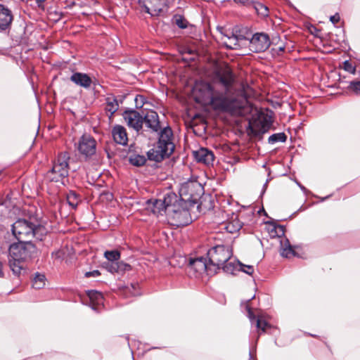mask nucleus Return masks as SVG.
I'll return each instance as SVG.
<instances>
[{
  "instance_id": "obj_1",
  "label": "nucleus",
  "mask_w": 360,
  "mask_h": 360,
  "mask_svg": "<svg viewBox=\"0 0 360 360\" xmlns=\"http://www.w3.org/2000/svg\"><path fill=\"white\" fill-rule=\"evenodd\" d=\"M235 77L231 68H218L210 82L198 81L193 86L192 94L196 103L214 111L246 116L252 113L253 105L248 97L253 94L248 84H242L243 95L239 96L233 88Z\"/></svg>"
},
{
  "instance_id": "obj_2",
  "label": "nucleus",
  "mask_w": 360,
  "mask_h": 360,
  "mask_svg": "<svg viewBox=\"0 0 360 360\" xmlns=\"http://www.w3.org/2000/svg\"><path fill=\"white\" fill-rule=\"evenodd\" d=\"M174 148L172 131L169 127H165L160 133L157 145L148 152V159L158 162H161L169 158Z\"/></svg>"
},
{
  "instance_id": "obj_3",
  "label": "nucleus",
  "mask_w": 360,
  "mask_h": 360,
  "mask_svg": "<svg viewBox=\"0 0 360 360\" xmlns=\"http://www.w3.org/2000/svg\"><path fill=\"white\" fill-rule=\"evenodd\" d=\"M232 252L229 247L225 245H217L209 250L207 256L209 262L216 271L221 267L224 271L232 274L234 270V265L227 262L231 257Z\"/></svg>"
},
{
  "instance_id": "obj_4",
  "label": "nucleus",
  "mask_w": 360,
  "mask_h": 360,
  "mask_svg": "<svg viewBox=\"0 0 360 360\" xmlns=\"http://www.w3.org/2000/svg\"><path fill=\"white\" fill-rule=\"evenodd\" d=\"M75 148L80 160L89 161L96 154L97 142L90 134H84L75 143Z\"/></svg>"
},
{
  "instance_id": "obj_5",
  "label": "nucleus",
  "mask_w": 360,
  "mask_h": 360,
  "mask_svg": "<svg viewBox=\"0 0 360 360\" xmlns=\"http://www.w3.org/2000/svg\"><path fill=\"white\" fill-rule=\"evenodd\" d=\"M69 159L70 155L68 152L60 153L54 162L51 169L48 172L47 178L51 181L58 182L68 176Z\"/></svg>"
},
{
  "instance_id": "obj_6",
  "label": "nucleus",
  "mask_w": 360,
  "mask_h": 360,
  "mask_svg": "<svg viewBox=\"0 0 360 360\" xmlns=\"http://www.w3.org/2000/svg\"><path fill=\"white\" fill-rule=\"evenodd\" d=\"M9 259L15 261H25L36 252V247L30 241L13 243L9 247Z\"/></svg>"
},
{
  "instance_id": "obj_7",
  "label": "nucleus",
  "mask_w": 360,
  "mask_h": 360,
  "mask_svg": "<svg viewBox=\"0 0 360 360\" xmlns=\"http://www.w3.org/2000/svg\"><path fill=\"white\" fill-rule=\"evenodd\" d=\"M36 230L37 226L26 219H20L12 225L13 234L20 242L30 241Z\"/></svg>"
},
{
  "instance_id": "obj_8",
  "label": "nucleus",
  "mask_w": 360,
  "mask_h": 360,
  "mask_svg": "<svg viewBox=\"0 0 360 360\" xmlns=\"http://www.w3.org/2000/svg\"><path fill=\"white\" fill-rule=\"evenodd\" d=\"M270 44V39L267 34L257 32L250 39L249 48L253 52L259 53L266 51Z\"/></svg>"
},
{
  "instance_id": "obj_9",
  "label": "nucleus",
  "mask_w": 360,
  "mask_h": 360,
  "mask_svg": "<svg viewBox=\"0 0 360 360\" xmlns=\"http://www.w3.org/2000/svg\"><path fill=\"white\" fill-rule=\"evenodd\" d=\"M139 3L144 7L146 13L157 16L167 8L168 0H139Z\"/></svg>"
},
{
  "instance_id": "obj_10",
  "label": "nucleus",
  "mask_w": 360,
  "mask_h": 360,
  "mask_svg": "<svg viewBox=\"0 0 360 360\" xmlns=\"http://www.w3.org/2000/svg\"><path fill=\"white\" fill-rule=\"evenodd\" d=\"M233 1L239 6L254 11L258 15L262 18L269 15V8L261 0H233Z\"/></svg>"
},
{
  "instance_id": "obj_11",
  "label": "nucleus",
  "mask_w": 360,
  "mask_h": 360,
  "mask_svg": "<svg viewBox=\"0 0 360 360\" xmlns=\"http://www.w3.org/2000/svg\"><path fill=\"white\" fill-rule=\"evenodd\" d=\"M221 37L220 41L221 44L229 49H238L240 44V40L243 39L241 35L238 36L234 34L233 30L220 29Z\"/></svg>"
},
{
  "instance_id": "obj_12",
  "label": "nucleus",
  "mask_w": 360,
  "mask_h": 360,
  "mask_svg": "<svg viewBox=\"0 0 360 360\" xmlns=\"http://www.w3.org/2000/svg\"><path fill=\"white\" fill-rule=\"evenodd\" d=\"M189 266L191 269L198 274L206 272L207 275H212L216 273V268H213L211 263H207L206 259L203 257L191 259Z\"/></svg>"
},
{
  "instance_id": "obj_13",
  "label": "nucleus",
  "mask_w": 360,
  "mask_h": 360,
  "mask_svg": "<svg viewBox=\"0 0 360 360\" xmlns=\"http://www.w3.org/2000/svg\"><path fill=\"white\" fill-rule=\"evenodd\" d=\"M123 117L129 127L139 131L143 127V119L140 113L134 110H126Z\"/></svg>"
},
{
  "instance_id": "obj_14",
  "label": "nucleus",
  "mask_w": 360,
  "mask_h": 360,
  "mask_svg": "<svg viewBox=\"0 0 360 360\" xmlns=\"http://www.w3.org/2000/svg\"><path fill=\"white\" fill-rule=\"evenodd\" d=\"M193 156L198 162L202 163L207 166L212 165L214 160L213 153L205 148H201L194 151Z\"/></svg>"
},
{
  "instance_id": "obj_15",
  "label": "nucleus",
  "mask_w": 360,
  "mask_h": 360,
  "mask_svg": "<svg viewBox=\"0 0 360 360\" xmlns=\"http://www.w3.org/2000/svg\"><path fill=\"white\" fill-rule=\"evenodd\" d=\"M143 122L152 131L157 132L160 129L159 116L154 110L147 112L143 117Z\"/></svg>"
},
{
  "instance_id": "obj_16",
  "label": "nucleus",
  "mask_w": 360,
  "mask_h": 360,
  "mask_svg": "<svg viewBox=\"0 0 360 360\" xmlns=\"http://www.w3.org/2000/svg\"><path fill=\"white\" fill-rule=\"evenodd\" d=\"M113 140L118 144L126 146L128 142V136L126 129L122 125H115L112 129Z\"/></svg>"
},
{
  "instance_id": "obj_17",
  "label": "nucleus",
  "mask_w": 360,
  "mask_h": 360,
  "mask_svg": "<svg viewBox=\"0 0 360 360\" xmlns=\"http://www.w3.org/2000/svg\"><path fill=\"white\" fill-rule=\"evenodd\" d=\"M13 20L12 11L0 4V29L6 30L11 24Z\"/></svg>"
},
{
  "instance_id": "obj_18",
  "label": "nucleus",
  "mask_w": 360,
  "mask_h": 360,
  "mask_svg": "<svg viewBox=\"0 0 360 360\" xmlns=\"http://www.w3.org/2000/svg\"><path fill=\"white\" fill-rule=\"evenodd\" d=\"M70 80L76 85L84 89H89L92 84L91 78L87 74L82 72H74L70 77Z\"/></svg>"
},
{
  "instance_id": "obj_19",
  "label": "nucleus",
  "mask_w": 360,
  "mask_h": 360,
  "mask_svg": "<svg viewBox=\"0 0 360 360\" xmlns=\"http://www.w3.org/2000/svg\"><path fill=\"white\" fill-rule=\"evenodd\" d=\"M281 255L285 258H291L295 256V252L287 238L281 240Z\"/></svg>"
},
{
  "instance_id": "obj_20",
  "label": "nucleus",
  "mask_w": 360,
  "mask_h": 360,
  "mask_svg": "<svg viewBox=\"0 0 360 360\" xmlns=\"http://www.w3.org/2000/svg\"><path fill=\"white\" fill-rule=\"evenodd\" d=\"M119 108V103L114 96H108L105 98V110L110 113L111 117Z\"/></svg>"
},
{
  "instance_id": "obj_21",
  "label": "nucleus",
  "mask_w": 360,
  "mask_h": 360,
  "mask_svg": "<svg viewBox=\"0 0 360 360\" xmlns=\"http://www.w3.org/2000/svg\"><path fill=\"white\" fill-rule=\"evenodd\" d=\"M241 227L242 224L237 218L224 224V229L231 233L238 231Z\"/></svg>"
},
{
  "instance_id": "obj_22",
  "label": "nucleus",
  "mask_w": 360,
  "mask_h": 360,
  "mask_svg": "<svg viewBox=\"0 0 360 360\" xmlns=\"http://www.w3.org/2000/svg\"><path fill=\"white\" fill-rule=\"evenodd\" d=\"M259 121L261 124V129L264 131L268 129L273 122L271 115H269L268 113H260L259 115Z\"/></svg>"
},
{
  "instance_id": "obj_23",
  "label": "nucleus",
  "mask_w": 360,
  "mask_h": 360,
  "mask_svg": "<svg viewBox=\"0 0 360 360\" xmlns=\"http://www.w3.org/2000/svg\"><path fill=\"white\" fill-rule=\"evenodd\" d=\"M24 261H15V259H8L9 266L14 274L20 276L24 269Z\"/></svg>"
},
{
  "instance_id": "obj_24",
  "label": "nucleus",
  "mask_w": 360,
  "mask_h": 360,
  "mask_svg": "<svg viewBox=\"0 0 360 360\" xmlns=\"http://www.w3.org/2000/svg\"><path fill=\"white\" fill-rule=\"evenodd\" d=\"M66 198L68 203L73 208H76L79 203L81 202L79 195L73 191H70L67 193Z\"/></svg>"
},
{
  "instance_id": "obj_25",
  "label": "nucleus",
  "mask_w": 360,
  "mask_h": 360,
  "mask_svg": "<svg viewBox=\"0 0 360 360\" xmlns=\"http://www.w3.org/2000/svg\"><path fill=\"white\" fill-rule=\"evenodd\" d=\"M163 204H165L166 208L174 205L177 201V196L174 193L169 192L164 195Z\"/></svg>"
},
{
  "instance_id": "obj_26",
  "label": "nucleus",
  "mask_w": 360,
  "mask_h": 360,
  "mask_svg": "<svg viewBox=\"0 0 360 360\" xmlns=\"http://www.w3.org/2000/svg\"><path fill=\"white\" fill-rule=\"evenodd\" d=\"M269 232L271 237H281L285 233V229L281 225H271L269 229Z\"/></svg>"
},
{
  "instance_id": "obj_27",
  "label": "nucleus",
  "mask_w": 360,
  "mask_h": 360,
  "mask_svg": "<svg viewBox=\"0 0 360 360\" xmlns=\"http://www.w3.org/2000/svg\"><path fill=\"white\" fill-rule=\"evenodd\" d=\"M45 276L37 274L32 281V286L35 289H41L45 285Z\"/></svg>"
},
{
  "instance_id": "obj_28",
  "label": "nucleus",
  "mask_w": 360,
  "mask_h": 360,
  "mask_svg": "<svg viewBox=\"0 0 360 360\" xmlns=\"http://www.w3.org/2000/svg\"><path fill=\"white\" fill-rule=\"evenodd\" d=\"M166 210H167V208H166L165 204H163V201L162 199L155 200L153 202L152 211L154 214H161V212L162 211H165Z\"/></svg>"
},
{
  "instance_id": "obj_29",
  "label": "nucleus",
  "mask_w": 360,
  "mask_h": 360,
  "mask_svg": "<svg viewBox=\"0 0 360 360\" xmlns=\"http://www.w3.org/2000/svg\"><path fill=\"white\" fill-rule=\"evenodd\" d=\"M129 162L134 166H142L145 164L146 159L143 155H132L129 157Z\"/></svg>"
},
{
  "instance_id": "obj_30",
  "label": "nucleus",
  "mask_w": 360,
  "mask_h": 360,
  "mask_svg": "<svg viewBox=\"0 0 360 360\" xmlns=\"http://www.w3.org/2000/svg\"><path fill=\"white\" fill-rule=\"evenodd\" d=\"M286 135L284 133H277L271 135L268 141L269 143L274 144L277 142H285L286 141Z\"/></svg>"
},
{
  "instance_id": "obj_31",
  "label": "nucleus",
  "mask_w": 360,
  "mask_h": 360,
  "mask_svg": "<svg viewBox=\"0 0 360 360\" xmlns=\"http://www.w3.org/2000/svg\"><path fill=\"white\" fill-rule=\"evenodd\" d=\"M104 257L110 262L117 261L120 258V252L118 250H107L104 252Z\"/></svg>"
},
{
  "instance_id": "obj_32",
  "label": "nucleus",
  "mask_w": 360,
  "mask_h": 360,
  "mask_svg": "<svg viewBox=\"0 0 360 360\" xmlns=\"http://www.w3.org/2000/svg\"><path fill=\"white\" fill-rule=\"evenodd\" d=\"M257 328L258 330H261L262 333L266 331V330L270 328V325L262 318L257 319Z\"/></svg>"
},
{
  "instance_id": "obj_33",
  "label": "nucleus",
  "mask_w": 360,
  "mask_h": 360,
  "mask_svg": "<svg viewBox=\"0 0 360 360\" xmlns=\"http://www.w3.org/2000/svg\"><path fill=\"white\" fill-rule=\"evenodd\" d=\"M88 296L91 300L96 301L98 304L101 302L103 300L102 294L97 291H89Z\"/></svg>"
},
{
  "instance_id": "obj_34",
  "label": "nucleus",
  "mask_w": 360,
  "mask_h": 360,
  "mask_svg": "<svg viewBox=\"0 0 360 360\" xmlns=\"http://www.w3.org/2000/svg\"><path fill=\"white\" fill-rule=\"evenodd\" d=\"M349 88L356 94H360V80L351 82L349 83Z\"/></svg>"
},
{
  "instance_id": "obj_35",
  "label": "nucleus",
  "mask_w": 360,
  "mask_h": 360,
  "mask_svg": "<svg viewBox=\"0 0 360 360\" xmlns=\"http://www.w3.org/2000/svg\"><path fill=\"white\" fill-rule=\"evenodd\" d=\"M343 68L348 72L354 74L356 72V68L349 60H346L343 63Z\"/></svg>"
},
{
  "instance_id": "obj_36",
  "label": "nucleus",
  "mask_w": 360,
  "mask_h": 360,
  "mask_svg": "<svg viewBox=\"0 0 360 360\" xmlns=\"http://www.w3.org/2000/svg\"><path fill=\"white\" fill-rule=\"evenodd\" d=\"M240 270L248 275H252L254 272V267L250 265L242 264L240 266Z\"/></svg>"
},
{
  "instance_id": "obj_37",
  "label": "nucleus",
  "mask_w": 360,
  "mask_h": 360,
  "mask_svg": "<svg viewBox=\"0 0 360 360\" xmlns=\"http://www.w3.org/2000/svg\"><path fill=\"white\" fill-rule=\"evenodd\" d=\"M176 24L180 28H186L187 27V22L185 19L179 18L176 20Z\"/></svg>"
},
{
  "instance_id": "obj_38",
  "label": "nucleus",
  "mask_w": 360,
  "mask_h": 360,
  "mask_svg": "<svg viewBox=\"0 0 360 360\" xmlns=\"http://www.w3.org/2000/svg\"><path fill=\"white\" fill-rule=\"evenodd\" d=\"M85 277L89 278V277H98L101 275V273L98 270H94L91 271H87L85 273Z\"/></svg>"
},
{
  "instance_id": "obj_39",
  "label": "nucleus",
  "mask_w": 360,
  "mask_h": 360,
  "mask_svg": "<svg viewBox=\"0 0 360 360\" xmlns=\"http://www.w3.org/2000/svg\"><path fill=\"white\" fill-rule=\"evenodd\" d=\"M330 21L334 24L339 22L340 18L338 13H335L330 18Z\"/></svg>"
},
{
  "instance_id": "obj_40",
  "label": "nucleus",
  "mask_w": 360,
  "mask_h": 360,
  "mask_svg": "<svg viewBox=\"0 0 360 360\" xmlns=\"http://www.w3.org/2000/svg\"><path fill=\"white\" fill-rule=\"evenodd\" d=\"M4 276V272H3V264L2 263L0 262V277H3Z\"/></svg>"
},
{
  "instance_id": "obj_41",
  "label": "nucleus",
  "mask_w": 360,
  "mask_h": 360,
  "mask_svg": "<svg viewBox=\"0 0 360 360\" xmlns=\"http://www.w3.org/2000/svg\"><path fill=\"white\" fill-rule=\"evenodd\" d=\"M120 265L124 266V270L130 267V266L129 264H124L122 262L119 264L118 267H120Z\"/></svg>"
},
{
  "instance_id": "obj_42",
  "label": "nucleus",
  "mask_w": 360,
  "mask_h": 360,
  "mask_svg": "<svg viewBox=\"0 0 360 360\" xmlns=\"http://www.w3.org/2000/svg\"><path fill=\"white\" fill-rule=\"evenodd\" d=\"M45 1V0H37V2L38 4V6L41 7L42 6V4Z\"/></svg>"
},
{
  "instance_id": "obj_43",
  "label": "nucleus",
  "mask_w": 360,
  "mask_h": 360,
  "mask_svg": "<svg viewBox=\"0 0 360 360\" xmlns=\"http://www.w3.org/2000/svg\"><path fill=\"white\" fill-rule=\"evenodd\" d=\"M284 49H285L284 46H279L278 47V51H281V52L284 51Z\"/></svg>"
},
{
  "instance_id": "obj_44",
  "label": "nucleus",
  "mask_w": 360,
  "mask_h": 360,
  "mask_svg": "<svg viewBox=\"0 0 360 360\" xmlns=\"http://www.w3.org/2000/svg\"><path fill=\"white\" fill-rule=\"evenodd\" d=\"M140 98L141 101L143 100V97L142 96H138L136 98V101L137 102L138 99Z\"/></svg>"
},
{
  "instance_id": "obj_45",
  "label": "nucleus",
  "mask_w": 360,
  "mask_h": 360,
  "mask_svg": "<svg viewBox=\"0 0 360 360\" xmlns=\"http://www.w3.org/2000/svg\"><path fill=\"white\" fill-rule=\"evenodd\" d=\"M248 313H249L250 318L252 319V312L251 311L250 309H248Z\"/></svg>"
},
{
  "instance_id": "obj_46",
  "label": "nucleus",
  "mask_w": 360,
  "mask_h": 360,
  "mask_svg": "<svg viewBox=\"0 0 360 360\" xmlns=\"http://www.w3.org/2000/svg\"><path fill=\"white\" fill-rule=\"evenodd\" d=\"M1 174V172L0 171V174Z\"/></svg>"
}]
</instances>
